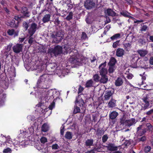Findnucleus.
<instances>
[{"instance_id": "obj_1", "label": "nucleus", "mask_w": 153, "mask_h": 153, "mask_svg": "<svg viewBox=\"0 0 153 153\" xmlns=\"http://www.w3.org/2000/svg\"><path fill=\"white\" fill-rule=\"evenodd\" d=\"M48 77V75L46 74L41 76L37 83V87L42 89L48 88L50 86V84L47 80Z\"/></svg>"}, {"instance_id": "obj_2", "label": "nucleus", "mask_w": 153, "mask_h": 153, "mask_svg": "<svg viewBox=\"0 0 153 153\" xmlns=\"http://www.w3.org/2000/svg\"><path fill=\"white\" fill-rule=\"evenodd\" d=\"M63 34L61 31L53 32L50 34V37L55 43H58L63 39Z\"/></svg>"}, {"instance_id": "obj_3", "label": "nucleus", "mask_w": 153, "mask_h": 153, "mask_svg": "<svg viewBox=\"0 0 153 153\" xmlns=\"http://www.w3.org/2000/svg\"><path fill=\"white\" fill-rule=\"evenodd\" d=\"M62 48L59 45L55 46L54 48H51L48 49V52L51 56H56L62 53Z\"/></svg>"}, {"instance_id": "obj_4", "label": "nucleus", "mask_w": 153, "mask_h": 153, "mask_svg": "<svg viewBox=\"0 0 153 153\" xmlns=\"http://www.w3.org/2000/svg\"><path fill=\"white\" fill-rule=\"evenodd\" d=\"M69 54L71 57L70 59V61L72 64L77 65L79 63V60L77 59L76 56L78 54L77 51L74 50V51H71Z\"/></svg>"}, {"instance_id": "obj_5", "label": "nucleus", "mask_w": 153, "mask_h": 153, "mask_svg": "<svg viewBox=\"0 0 153 153\" xmlns=\"http://www.w3.org/2000/svg\"><path fill=\"white\" fill-rule=\"evenodd\" d=\"M39 28V27L36 23L33 22L28 29V36H32L35 33L36 30Z\"/></svg>"}, {"instance_id": "obj_6", "label": "nucleus", "mask_w": 153, "mask_h": 153, "mask_svg": "<svg viewBox=\"0 0 153 153\" xmlns=\"http://www.w3.org/2000/svg\"><path fill=\"white\" fill-rule=\"evenodd\" d=\"M106 63L105 62L102 63L99 67V72L100 76L107 75V70L105 67L106 66Z\"/></svg>"}, {"instance_id": "obj_7", "label": "nucleus", "mask_w": 153, "mask_h": 153, "mask_svg": "<svg viewBox=\"0 0 153 153\" xmlns=\"http://www.w3.org/2000/svg\"><path fill=\"white\" fill-rule=\"evenodd\" d=\"M95 4L94 2L91 0H87L84 3L85 8L88 10L91 9L94 7Z\"/></svg>"}, {"instance_id": "obj_8", "label": "nucleus", "mask_w": 153, "mask_h": 153, "mask_svg": "<svg viewBox=\"0 0 153 153\" xmlns=\"http://www.w3.org/2000/svg\"><path fill=\"white\" fill-rule=\"evenodd\" d=\"M23 46V45L17 44L13 47V51L16 53H19L22 51Z\"/></svg>"}, {"instance_id": "obj_9", "label": "nucleus", "mask_w": 153, "mask_h": 153, "mask_svg": "<svg viewBox=\"0 0 153 153\" xmlns=\"http://www.w3.org/2000/svg\"><path fill=\"white\" fill-rule=\"evenodd\" d=\"M75 104L76 105H78L80 107H84V102L82 99L79 97V95L76 98Z\"/></svg>"}, {"instance_id": "obj_10", "label": "nucleus", "mask_w": 153, "mask_h": 153, "mask_svg": "<svg viewBox=\"0 0 153 153\" xmlns=\"http://www.w3.org/2000/svg\"><path fill=\"white\" fill-rule=\"evenodd\" d=\"M136 123V121L135 118H131L126 120V126L129 127L134 125Z\"/></svg>"}, {"instance_id": "obj_11", "label": "nucleus", "mask_w": 153, "mask_h": 153, "mask_svg": "<svg viewBox=\"0 0 153 153\" xmlns=\"http://www.w3.org/2000/svg\"><path fill=\"white\" fill-rule=\"evenodd\" d=\"M125 51L122 48H118L116 52V55L118 57H122L124 54Z\"/></svg>"}, {"instance_id": "obj_12", "label": "nucleus", "mask_w": 153, "mask_h": 153, "mask_svg": "<svg viewBox=\"0 0 153 153\" xmlns=\"http://www.w3.org/2000/svg\"><path fill=\"white\" fill-rule=\"evenodd\" d=\"M107 147L108 150L111 151H116L118 149V147L115 146L114 144L113 143L109 144Z\"/></svg>"}, {"instance_id": "obj_13", "label": "nucleus", "mask_w": 153, "mask_h": 153, "mask_svg": "<svg viewBox=\"0 0 153 153\" xmlns=\"http://www.w3.org/2000/svg\"><path fill=\"white\" fill-rule=\"evenodd\" d=\"M21 13L25 16L29 17L30 16L29 12L27 8L25 7H23L22 8Z\"/></svg>"}, {"instance_id": "obj_14", "label": "nucleus", "mask_w": 153, "mask_h": 153, "mask_svg": "<svg viewBox=\"0 0 153 153\" xmlns=\"http://www.w3.org/2000/svg\"><path fill=\"white\" fill-rule=\"evenodd\" d=\"M105 13L108 16H115L116 13L111 9L110 8L108 9L105 11Z\"/></svg>"}, {"instance_id": "obj_15", "label": "nucleus", "mask_w": 153, "mask_h": 153, "mask_svg": "<svg viewBox=\"0 0 153 153\" xmlns=\"http://www.w3.org/2000/svg\"><path fill=\"white\" fill-rule=\"evenodd\" d=\"M51 15L50 14H46L43 17L42 20L44 23L48 22L50 21Z\"/></svg>"}, {"instance_id": "obj_16", "label": "nucleus", "mask_w": 153, "mask_h": 153, "mask_svg": "<svg viewBox=\"0 0 153 153\" xmlns=\"http://www.w3.org/2000/svg\"><path fill=\"white\" fill-rule=\"evenodd\" d=\"M59 17L60 16L57 14H54L53 15V19L55 25H57L60 23V21L59 20Z\"/></svg>"}, {"instance_id": "obj_17", "label": "nucleus", "mask_w": 153, "mask_h": 153, "mask_svg": "<svg viewBox=\"0 0 153 153\" xmlns=\"http://www.w3.org/2000/svg\"><path fill=\"white\" fill-rule=\"evenodd\" d=\"M52 91L51 90H46L45 93V100H48L50 99L52 95Z\"/></svg>"}, {"instance_id": "obj_18", "label": "nucleus", "mask_w": 153, "mask_h": 153, "mask_svg": "<svg viewBox=\"0 0 153 153\" xmlns=\"http://www.w3.org/2000/svg\"><path fill=\"white\" fill-rule=\"evenodd\" d=\"M94 82L93 80L92 79L87 80L85 84V87L86 88H89L94 86Z\"/></svg>"}, {"instance_id": "obj_19", "label": "nucleus", "mask_w": 153, "mask_h": 153, "mask_svg": "<svg viewBox=\"0 0 153 153\" xmlns=\"http://www.w3.org/2000/svg\"><path fill=\"white\" fill-rule=\"evenodd\" d=\"M113 93L111 91H107L105 92L104 98L105 100H108L112 96Z\"/></svg>"}, {"instance_id": "obj_20", "label": "nucleus", "mask_w": 153, "mask_h": 153, "mask_svg": "<svg viewBox=\"0 0 153 153\" xmlns=\"http://www.w3.org/2000/svg\"><path fill=\"white\" fill-rule=\"evenodd\" d=\"M123 83V79L121 77H118L115 81V85L117 86H119L122 85Z\"/></svg>"}, {"instance_id": "obj_21", "label": "nucleus", "mask_w": 153, "mask_h": 153, "mask_svg": "<svg viewBox=\"0 0 153 153\" xmlns=\"http://www.w3.org/2000/svg\"><path fill=\"white\" fill-rule=\"evenodd\" d=\"M101 76V78L100 80V82L103 84L106 83L108 80V78L107 76V75Z\"/></svg>"}, {"instance_id": "obj_22", "label": "nucleus", "mask_w": 153, "mask_h": 153, "mask_svg": "<svg viewBox=\"0 0 153 153\" xmlns=\"http://www.w3.org/2000/svg\"><path fill=\"white\" fill-rule=\"evenodd\" d=\"M137 52L141 56L144 57L148 53V51L146 50H139L137 51Z\"/></svg>"}, {"instance_id": "obj_23", "label": "nucleus", "mask_w": 153, "mask_h": 153, "mask_svg": "<svg viewBox=\"0 0 153 153\" xmlns=\"http://www.w3.org/2000/svg\"><path fill=\"white\" fill-rule=\"evenodd\" d=\"M108 105L110 108H113L115 106L116 100L112 98L108 102Z\"/></svg>"}, {"instance_id": "obj_24", "label": "nucleus", "mask_w": 153, "mask_h": 153, "mask_svg": "<svg viewBox=\"0 0 153 153\" xmlns=\"http://www.w3.org/2000/svg\"><path fill=\"white\" fill-rule=\"evenodd\" d=\"M94 140L92 139H87L85 142V145L87 146H90L93 145Z\"/></svg>"}, {"instance_id": "obj_25", "label": "nucleus", "mask_w": 153, "mask_h": 153, "mask_svg": "<svg viewBox=\"0 0 153 153\" xmlns=\"http://www.w3.org/2000/svg\"><path fill=\"white\" fill-rule=\"evenodd\" d=\"M118 115V113L115 111L111 112L109 115L110 118L112 120L115 119Z\"/></svg>"}, {"instance_id": "obj_26", "label": "nucleus", "mask_w": 153, "mask_h": 153, "mask_svg": "<svg viewBox=\"0 0 153 153\" xmlns=\"http://www.w3.org/2000/svg\"><path fill=\"white\" fill-rule=\"evenodd\" d=\"M132 59L131 60V62L132 63H135L137 62L139 59V57L136 55H133L131 56Z\"/></svg>"}, {"instance_id": "obj_27", "label": "nucleus", "mask_w": 153, "mask_h": 153, "mask_svg": "<svg viewBox=\"0 0 153 153\" xmlns=\"http://www.w3.org/2000/svg\"><path fill=\"white\" fill-rule=\"evenodd\" d=\"M116 62V59L114 57H111L109 63V65L115 66Z\"/></svg>"}, {"instance_id": "obj_28", "label": "nucleus", "mask_w": 153, "mask_h": 153, "mask_svg": "<svg viewBox=\"0 0 153 153\" xmlns=\"http://www.w3.org/2000/svg\"><path fill=\"white\" fill-rule=\"evenodd\" d=\"M72 137V133L70 131H67L65 135V137L66 138L70 140L71 139Z\"/></svg>"}, {"instance_id": "obj_29", "label": "nucleus", "mask_w": 153, "mask_h": 153, "mask_svg": "<svg viewBox=\"0 0 153 153\" xmlns=\"http://www.w3.org/2000/svg\"><path fill=\"white\" fill-rule=\"evenodd\" d=\"M64 48L65 49V51H64V54H67L70 50V48L68 45H64Z\"/></svg>"}, {"instance_id": "obj_30", "label": "nucleus", "mask_w": 153, "mask_h": 153, "mask_svg": "<svg viewBox=\"0 0 153 153\" xmlns=\"http://www.w3.org/2000/svg\"><path fill=\"white\" fill-rule=\"evenodd\" d=\"M93 80L95 82H98L100 81V76L98 74H96L93 75Z\"/></svg>"}, {"instance_id": "obj_31", "label": "nucleus", "mask_w": 153, "mask_h": 153, "mask_svg": "<svg viewBox=\"0 0 153 153\" xmlns=\"http://www.w3.org/2000/svg\"><path fill=\"white\" fill-rule=\"evenodd\" d=\"M41 130L42 131L44 132H46L48 130V125L46 124H43L42 126Z\"/></svg>"}, {"instance_id": "obj_32", "label": "nucleus", "mask_w": 153, "mask_h": 153, "mask_svg": "<svg viewBox=\"0 0 153 153\" xmlns=\"http://www.w3.org/2000/svg\"><path fill=\"white\" fill-rule=\"evenodd\" d=\"M116 69L115 66L109 65L108 71L109 73H113Z\"/></svg>"}, {"instance_id": "obj_33", "label": "nucleus", "mask_w": 153, "mask_h": 153, "mask_svg": "<svg viewBox=\"0 0 153 153\" xmlns=\"http://www.w3.org/2000/svg\"><path fill=\"white\" fill-rule=\"evenodd\" d=\"M131 44L129 43H125L123 44L124 47L125 49L128 51V49L130 48L131 46Z\"/></svg>"}, {"instance_id": "obj_34", "label": "nucleus", "mask_w": 153, "mask_h": 153, "mask_svg": "<svg viewBox=\"0 0 153 153\" xmlns=\"http://www.w3.org/2000/svg\"><path fill=\"white\" fill-rule=\"evenodd\" d=\"M80 110L79 107H78L77 105L75 106L74 108L73 113L74 114H76L77 113H79L80 111Z\"/></svg>"}, {"instance_id": "obj_35", "label": "nucleus", "mask_w": 153, "mask_h": 153, "mask_svg": "<svg viewBox=\"0 0 153 153\" xmlns=\"http://www.w3.org/2000/svg\"><path fill=\"white\" fill-rule=\"evenodd\" d=\"M120 36V33L116 34L113 36L111 37V40H114L117 39L119 38Z\"/></svg>"}, {"instance_id": "obj_36", "label": "nucleus", "mask_w": 153, "mask_h": 153, "mask_svg": "<svg viewBox=\"0 0 153 153\" xmlns=\"http://www.w3.org/2000/svg\"><path fill=\"white\" fill-rule=\"evenodd\" d=\"M127 120L126 119V118L124 117H123L120 119V123L121 124H123L124 125V124L126 125V121Z\"/></svg>"}, {"instance_id": "obj_37", "label": "nucleus", "mask_w": 153, "mask_h": 153, "mask_svg": "<svg viewBox=\"0 0 153 153\" xmlns=\"http://www.w3.org/2000/svg\"><path fill=\"white\" fill-rule=\"evenodd\" d=\"M121 14L125 17H130L129 15L127 12L126 11H122L120 13Z\"/></svg>"}, {"instance_id": "obj_38", "label": "nucleus", "mask_w": 153, "mask_h": 153, "mask_svg": "<svg viewBox=\"0 0 153 153\" xmlns=\"http://www.w3.org/2000/svg\"><path fill=\"white\" fill-rule=\"evenodd\" d=\"M73 13L71 12H70L68 15L66 17V19L68 21L72 19L73 17Z\"/></svg>"}, {"instance_id": "obj_39", "label": "nucleus", "mask_w": 153, "mask_h": 153, "mask_svg": "<svg viewBox=\"0 0 153 153\" xmlns=\"http://www.w3.org/2000/svg\"><path fill=\"white\" fill-rule=\"evenodd\" d=\"M10 26L11 27H17V26L15 24V21L13 20L10 23Z\"/></svg>"}, {"instance_id": "obj_40", "label": "nucleus", "mask_w": 153, "mask_h": 153, "mask_svg": "<svg viewBox=\"0 0 153 153\" xmlns=\"http://www.w3.org/2000/svg\"><path fill=\"white\" fill-rule=\"evenodd\" d=\"M15 33L14 30L13 29L11 30H9L7 31V33L10 35H12L13 34H15Z\"/></svg>"}, {"instance_id": "obj_41", "label": "nucleus", "mask_w": 153, "mask_h": 153, "mask_svg": "<svg viewBox=\"0 0 153 153\" xmlns=\"http://www.w3.org/2000/svg\"><path fill=\"white\" fill-rule=\"evenodd\" d=\"M108 138V137L107 135L105 134L104 135L102 138V142L104 143L105 142L107 141Z\"/></svg>"}, {"instance_id": "obj_42", "label": "nucleus", "mask_w": 153, "mask_h": 153, "mask_svg": "<svg viewBox=\"0 0 153 153\" xmlns=\"http://www.w3.org/2000/svg\"><path fill=\"white\" fill-rule=\"evenodd\" d=\"M146 126L148 128L149 130L150 131L153 130V126L150 123H147L146 124Z\"/></svg>"}, {"instance_id": "obj_43", "label": "nucleus", "mask_w": 153, "mask_h": 153, "mask_svg": "<svg viewBox=\"0 0 153 153\" xmlns=\"http://www.w3.org/2000/svg\"><path fill=\"white\" fill-rule=\"evenodd\" d=\"M23 26L25 30H26L27 29L28 27V25L26 22H24L23 23Z\"/></svg>"}, {"instance_id": "obj_44", "label": "nucleus", "mask_w": 153, "mask_h": 153, "mask_svg": "<svg viewBox=\"0 0 153 153\" xmlns=\"http://www.w3.org/2000/svg\"><path fill=\"white\" fill-rule=\"evenodd\" d=\"M84 90V88L81 86L80 85H79L78 88V94H79L81 93Z\"/></svg>"}, {"instance_id": "obj_45", "label": "nucleus", "mask_w": 153, "mask_h": 153, "mask_svg": "<svg viewBox=\"0 0 153 153\" xmlns=\"http://www.w3.org/2000/svg\"><path fill=\"white\" fill-rule=\"evenodd\" d=\"M12 46V43H10L9 45H8L7 47L6 48V51H7V52H8L10 51L11 48V47Z\"/></svg>"}, {"instance_id": "obj_46", "label": "nucleus", "mask_w": 153, "mask_h": 153, "mask_svg": "<svg viewBox=\"0 0 153 153\" xmlns=\"http://www.w3.org/2000/svg\"><path fill=\"white\" fill-rule=\"evenodd\" d=\"M40 141L41 143H44L47 142V139L46 137H42L40 139Z\"/></svg>"}, {"instance_id": "obj_47", "label": "nucleus", "mask_w": 153, "mask_h": 153, "mask_svg": "<svg viewBox=\"0 0 153 153\" xmlns=\"http://www.w3.org/2000/svg\"><path fill=\"white\" fill-rule=\"evenodd\" d=\"M88 38L87 34L86 33L84 32H83L82 34L81 38L82 39H86Z\"/></svg>"}, {"instance_id": "obj_48", "label": "nucleus", "mask_w": 153, "mask_h": 153, "mask_svg": "<svg viewBox=\"0 0 153 153\" xmlns=\"http://www.w3.org/2000/svg\"><path fill=\"white\" fill-rule=\"evenodd\" d=\"M11 150L10 148H7L6 149H4L3 151V152L5 153H11Z\"/></svg>"}, {"instance_id": "obj_49", "label": "nucleus", "mask_w": 153, "mask_h": 153, "mask_svg": "<svg viewBox=\"0 0 153 153\" xmlns=\"http://www.w3.org/2000/svg\"><path fill=\"white\" fill-rule=\"evenodd\" d=\"M65 128V126L63 125H62L60 129V133L61 135H63L64 131V129Z\"/></svg>"}, {"instance_id": "obj_50", "label": "nucleus", "mask_w": 153, "mask_h": 153, "mask_svg": "<svg viewBox=\"0 0 153 153\" xmlns=\"http://www.w3.org/2000/svg\"><path fill=\"white\" fill-rule=\"evenodd\" d=\"M97 133L98 134L101 135L104 133V131L102 130L98 129L97 130Z\"/></svg>"}, {"instance_id": "obj_51", "label": "nucleus", "mask_w": 153, "mask_h": 153, "mask_svg": "<svg viewBox=\"0 0 153 153\" xmlns=\"http://www.w3.org/2000/svg\"><path fill=\"white\" fill-rule=\"evenodd\" d=\"M119 43V41H117L113 43V47L114 48H116Z\"/></svg>"}, {"instance_id": "obj_52", "label": "nucleus", "mask_w": 153, "mask_h": 153, "mask_svg": "<svg viewBox=\"0 0 153 153\" xmlns=\"http://www.w3.org/2000/svg\"><path fill=\"white\" fill-rule=\"evenodd\" d=\"M151 148L149 146H147L145 147L144 148V151L146 152H148L151 150Z\"/></svg>"}, {"instance_id": "obj_53", "label": "nucleus", "mask_w": 153, "mask_h": 153, "mask_svg": "<svg viewBox=\"0 0 153 153\" xmlns=\"http://www.w3.org/2000/svg\"><path fill=\"white\" fill-rule=\"evenodd\" d=\"M85 21L86 23L88 24H91L92 22L91 19L88 17L86 19Z\"/></svg>"}, {"instance_id": "obj_54", "label": "nucleus", "mask_w": 153, "mask_h": 153, "mask_svg": "<svg viewBox=\"0 0 153 153\" xmlns=\"http://www.w3.org/2000/svg\"><path fill=\"white\" fill-rule=\"evenodd\" d=\"M29 37V39L28 40L29 43L31 44H32L34 41V39L33 37H32V36H28Z\"/></svg>"}, {"instance_id": "obj_55", "label": "nucleus", "mask_w": 153, "mask_h": 153, "mask_svg": "<svg viewBox=\"0 0 153 153\" xmlns=\"http://www.w3.org/2000/svg\"><path fill=\"white\" fill-rule=\"evenodd\" d=\"M12 18L14 19L16 21H20L21 19V17H19L18 16L13 15Z\"/></svg>"}, {"instance_id": "obj_56", "label": "nucleus", "mask_w": 153, "mask_h": 153, "mask_svg": "<svg viewBox=\"0 0 153 153\" xmlns=\"http://www.w3.org/2000/svg\"><path fill=\"white\" fill-rule=\"evenodd\" d=\"M52 148L53 149H57L59 148V146L56 144H55L52 145Z\"/></svg>"}, {"instance_id": "obj_57", "label": "nucleus", "mask_w": 153, "mask_h": 153, "mask_svg": "<svg viewBox=\"0 0 153 153\" xmlns=\"http://www.w3.org/2000/svg\"><path fill=\"white\" fill-rule=\"evenodd\" d=\"M149 106V102H148L147 103H145V104L144 105V106L143 108L144 110H145Z\"/></svg>"}, {"instance_id": "obj_58", "label": "nucleus", "mask_w": 153, "mask_h": 153, "mask_svg": "<svg viewBox=\"0 0 153 153\" xmlns=\"http://www.w3.org/2000/svg\"><path fill=\"white\" fill-rule=\"evenodd\" d=\"M55 104L54 102L51 103V104L49 106V108L50 110H52L54 107Z\"/></svg>"}, {"instance_id": "obj_59", "label": "nucleus", "mask_w": 153, "mask_h": 153, "mask_svg": "<svg viewBox=\"0 0 153 153\" xmlns=\"http://www.w3.org/2000/svg\"><path fill=\"white\" fill-rule=\"evenodd\" d=\"M138 139L139 141L143 142L146 140V137L145 136H144L139 138Z\"/></svg>"}, {"instance_id": "obj_60", "label": "nucleus", "mask_w": 153, "mask_h": 153, "mask_svg": "<svg viewBox=\"0 0 153 153\" xmlns=\"http://www.w3.org/2000/svg\"><path fill=\"white\" fill-rule=\"evenodd\" d=\"M147 28V27L146 25H143L141 28V30L142 31H145L146 30Z\"/></svg>"}, {"instance_id": "obj_61", "label": "nucleus", "mask_w": 153, "mask_h": 153, "mask_svg": "<svg viewBox=\"0 0 153 153\" xmlns=\"http://www.w3.org/2000/svg\"><path fill=\"white\" fill-rule=\"evenodd\" d=\"M150 96V94H147V95H145V96L143 97V99H145L146 100H149V98Z\"/></svg>"}, {"instance_id": "obj_62", "label": "nucleus", "mask_w": 153, "mask_h": 153, "mask_svg": "<svg viewBox=\"0 0 153 153\" xmlns=\"http://www.w3.org/2000/svg\"><path fill=\"white\" fill-rule=\"evenodd\" d=\"M111 20L108 17H106V20L105 21V24L111 22Z\"/></svg>"}, {"instance_id": "obj_63", "label": "nucleus", "mask_w": 153, "mask_h": 153, "mask_svg": "<svg viewBox=\"0 0 153 153\" xmlns=\"http://www.w3.org/2000/svg\"><path fill=\"white\" fill-rule=\"evenodd\" d=\"M142 125H141L139 126V127H138L137 128V132L138 133H139L140 132V130L142 128Z\"/></svg>"}, {"instance_id": "obj_64", "label": "nucleus", "mask_w": 153, "mask_h": 153, "mask_svg": "<svg viewBox=\"0 0 153 153\" xmlns=\"http://www.w3.org/2000/svg\"><path fill=\"white\" fill-rule=\"evenodd\" d=\"M153 113V109H151L150 110L147 111L146 113V114L148 115H149Z\"/></svg>"}]
</instances>
